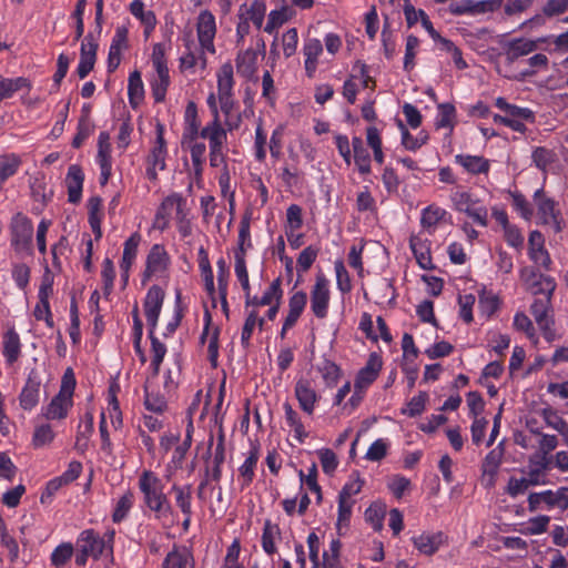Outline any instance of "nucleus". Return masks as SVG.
Instances as JSON below:
<instances>
[{"label": "nucleus", "mask_w": 568, "mask_h": 568, "mask_svg": "<svg viewBox=\"0 0 568 568\" xmlns=\"http://www.w3.org/2000/svg\"><path fill=\"white\" fill-rule=\"evenodd\" d=\"M196 29L201 47L207 50L209 52L214 53L215 49L213 44V39L216 33L214 16L207 10L200 12L197 17Z\"/></svg>", "instance_id": "4468645a"}, {"label": "nucleus", "mask_w": 568, "mask_h": 568, "mask_svg": "<svg viewBox=\"0 0 568 568\" xmlns=\"http://www.w3.org/2000/svg\"><path fill=\"white\" fill-rule=\"evenodd\" d=\"M98 43L92 34L84 37L81 44L80 62L77 69L80 79H84L93 69L97 59Z\"/></svg>", "instance_id": "dca6fc26"}, {"label": "nucleus", "mask_w": 568, "mask_h": 568, "mask_svg": "<svg viewBox=\"0 0 568 568\" xmlns=\"http://www.w3.org/2000/svg\"><path fill=\"white\" fill-rule=\"evenodd\" d=\"M438 111L437 128H449L452 130L456 116L455 106L450 103H442L438 105Z\"/></svg>", "instance_id": "3c124183"}, {"label": "nucleus", "mask_w": 568, "mask_h": 568, "mask_svg": "<svg viewBox=\"0 0 568 568\" xmlns=\"http://www.w3.org/2000/svg\"><path fill=\"white\" fill-rule=\"evenodd\" d=\"M428 395L426 392H420L417 396H414L407 404V407L402 410L403 414L415 417L420 415L424 409Z\"/></svg>", "instance_id": "6e6d98bb"}, {"label": "nucleus", "mask_w": 568, "mask_h": 568, "mask_svg": "<svg viewBox=\"0 0 568 568\" xmlns=\"http://www.w3.org/2000/svg\"><path fill=\"white\" fill-rule=\"evenodd\" d=\"M323 51L322 42L318 39H307L303 47V52L305 55V70L306 74L312 78L316 67H317V58Z\"/></svg>", "instance_id": "393cba45"}, {"label": "nucleus", "mask_w": 568, "mask_h": 568, "mask_svg": "<svg viewBox=\"0 0 568 568\" xmlns=\"http://www.w3.org/2000/svg\"><path fill=\"white\" fill-rule=\"evenodd\" d=\"M329 298L328 281L323 274H317L311 291V308L317 318L327 316Z\"/></svg>", "instance_id": "9b49d317"}, {"label": "nucleus", "mask_w": 568, "mask_h": 568, "mask_svg": "<svg viewBox=\"0 0 568 568\" xmlns=\"http://www.w3.org/2000/svg\"><path fill=\"white\" fill-rule=\"evenodd\" d=\"M75 388V377L72 368H67L61 381L58 395H55L48 405L44 416L48 419H61L68 414L72 406V395Z\"/></svg>", "instance_id": "f03ea898"}, {"label": "nucleus", "mask_w": 568, "mask_h": 568, "mask_svg": "<svg viewBox=\"0 0 568 568\" xmlns=\"http://www.w3.org/2000/svg\"><path fill=\"white\" fill-rule=\"evenodd\" d=\"M169 257L164 248L160 245H153L148 257L146 268L144 271L143 282L148 281L151 276L162 273L166 270Z\"/></svg>", "instance_id": "412c9836"}, {"label": "nucleus", "mask_w": 568, "mask_h": 568, "mask_svg": "<svg viewBox=\"0 0 568 568\" xmlns=\"http://www.w3.org/2000/svg\"><path fill=\"white\" fill-rule=\"evenodd\" d=\"M488 420L485 417H476L470 426L471 440L476 446H479L486 434Z\"/></svg>", "instance_id": "69168bd1"}, {"label": "nucleus", "mask_w": 568, "mask_h": 568, "mask_svg": "<svg viewBox=\"0 0 568 568\" xmlns=\"http://www.w3.org/2000/svg\"><path fill=\"white\" fill-rule=\"evenodd\" d=\"M171 490L174 494L175 505L183 516L192 517V486L174 484Z\"/></svg>", "instance_id": "bb28decb"}, {"label": "nucleus", "mask_w": 568, "mask_h": 568, "mask_svg": "<svg viewBox=\"0 0 568 568\" xmlns=\"http://www.w3.org/2000/svg\"><path fill=\"white\" fill-rule=\"evenodd\" d=\"M128 94L130 104L136 108L144 97V88L141 79V73L134 71L129 77Z\"/></svg>", "instance_id": "72a5a7b5"}, {"label": "nucleus", "mask_w": 568, "mask_h": 568, "mask_svg": "<svg viewBox=\"0 0 568 568\" xmlns=\"http://www.w3.org/2000/svg\"><path fill=\"white\" fill-rule=\"evenodd\" d=\"M237 73L244 78L251 79L257 70V53L248 49L240 52L236 57Z\"/></svg>", "instance_id": "a878e982"}, {"label": "nucleus", "mask_w": 568, "mask_h": 568, "mask_svg": "<svg viewBox=\"0 0 568 568\" xmlns=\"http://www.w3.org/2000/svg\"><path fill=\"white\" fill-rule=\"evenodd\" d=\"M260 458L258 448L252 446L245 462L239 468L240 477L242 479V487L248 486L254 478V469Z\"/></svg>", "instance_id": "2f4dec72"}, {"label": "nucleus", "mask_w": 568, "mask_h": 568, "mask_svg": "<svg viewBox=\"0 0 568 568\" xmlns=\"http://www.w3.org/2000/svg\"><path fill=\"white\" fill-rule=\"evenodd\" d=\"M217 98L221 109H230V99H233L234 74L233 65L225 62L216 73Z\"/></svg>", "instance_id": "f8f14e48"}, {"label": "nucleus", "mask_w": 568, "mask_h": 568, "mask_svg": "<svg viewBox=\"0 0 568 568\" xmlns=\"http://www.w3.org/2000/svg\"><path fill=\"white\" fill-rule=\"evenodd\" d=\"M318 254V248L314 246L305 247L297 257V270L300 272H306L310 270Z\"/></svg>", "instance_id": "bf43d9fd"}, {"label": "nucleus", "mask_w": 568, "mask_h": 568, "mask_svg": "<svg viewBox=\"0 0 568 568\" xmlns=\"http://www.w3.org/2000/svg\"><path fill=\"white\" fill-rule=\"evenodd\" d=\"M149 336L152 343V361L151 367L153 369V374L158 375L160 371V365L165 356L166 347L162 344L155 336L154 331H149Z\"/></svg>", "instance_id": "49530a36"}, {"label": "nucleus", "mask_w": 568, "mask_h": 568, "mask_svg": "<svg viewBox=\"0 0 568 568\" xmlns=\"http://www.w3.org/2000/svg\"><path fill=\"white\" fill-rule=\"evenodd\" d=\"M354 161L362 174L371 172V156L361 138L354 136L352 140Z\"/></svg>", "instance_id": "7c9ffc66"}, {"label": "nucleus", "mask_w": 568, "mask_h": 568, "mask_svg": "<svg viewBox=\"0 0 568 568\" xmlns=\"http://www.w3.org/2000/svg\"><path fill=\"white\" fill-rule=\"evenodd\" d=\"M294 393L303 412L312 415L320 397L311 383L307 379H298Z\"/></svg>", "instance_id": "aec40b11"}, {"label": "nucleus", "mask_w": 568, "mask_h": 568, "mask_svg": "<svg viewBox=\"0 0 568 568\" xmlns=\"http://www.w3.org/2000/svg\"><path fill=\"white\" fill-rule=\"evenodd\" d=\"M139 488L143 494L144 504L158 519H168L172 516L173 510L163 493L162 483L153 471L144 470L140 475Z\"/></svg>", "instance_id": "f257e3e1"}, {"label": "nucleus", "mask_w": 568, "mask_h": 568, "mask_svg": "<svg viewBox=\"0 0 568 568\" xmlns=\"http://www.w3.org/2000/svg\"><path fill=\"white\" fill-rule=\"evenodd\" d=\"M386 514V507L383 504L374 503L365 511V519L372 527L379 531L383 528V520Z\"/></svg>", "instance_id": "c03bdc74"}, {"label": "nucleus", "mask_w": 568, "mask_h": 568, "mask_svg": "<svg viewBox=\"0 0 568 568\" xmlns=\"http://www.w3.org/2000/svg\"><path fill=\"white\" fill-rule=\"evenodd\" d=\"M495 104L498 109L504 111L508 115V118L521 119L529 122L535 121V113L530 109L510 104L503 97L497 98Z\"/></svg>", "instance_id": "c85d7f7f"}, {"label": "nucleus", "mask_w": 568, "mask_h": 568, "mask_svg": "<svg viewBox=\"0 0 568 568\" xmlns=\"http://www.w3.org/2000/svg\"><path fill=\"white\" fill-rule=\"evenodd\" d=\"M134 501V495L131 490H126L118 500L114 511L112 514V520L114 523H121L130 509L132 508Z\"/></svg>", "instance_id": "37998d69"}, {"label": "nucleus", "mask_w": 568, "mask_h": 568, "mask_svg": "<svg viewBox=\"0 0 568 568\" xmlns=\"http://www.w3.org/2000/svg\"><path fill=\"white\" fill-rule=\"evenodd\" d=\"M387 449L388 443L384 439H377L369 446L365 458L371 462H379L386 456Z\"/></svg>", "instance_id": "e2e57ef3"}, {"label": "nucleus", "mask_w": 568, "mask_h": 568, "mask_svg": "<svg viewBox=\"0 0 568 568\" xmlns=\"http://www.w3.org/2000/svg\"><path fill=\"white\" fill-rule=\"evenodd\" d=\"M534 202L540 223L552 232L559 233L562 230V216L556 202L547 197L541 189L535 192Z\"/></svg>", "instance_id": "7ed1b4c3"}, {"label": "nucleus", "mask_w": 568, "mask_h": 568, "mask_svg": "<svg viewBox=\"0 0 568 568\" xmlns=\"http://www.w3.org/2000/svg\"><path fill=\"white\" fill-rule=\"evenodd\" d=\"M280 534L281 531L276 524L268 519L264 521L262 547L267 555H273L276 551L275 540L280 537Z\"/></svg>", "instance_id": "f704fd0d"}, {"label": "nucleus", "mask_w": 568, "mask_h": 568, "mask_svg": "<svg viewBox=\"0 0 568 568\" xmlns=\"http://www.w3.org/2000/svg\"><path fill=\"white\" fill-rule=\"evenodd\" d=\"M514 327L517 331L526 333L527 337L535 344L538 342L536 329L532 322L525 313H517L514 317Z\"/></svg>", "instance_id": "603ef678"}, {"label": "nucleus", "mask_w": 568, "mask_h": 568, "mask_svg": "<svg viewBox=\"0 0 568 568\" xmlns=\"http://www.w3.org/2000/svg\"><path fill=\"white\" fill-rule=\"evenodd\" d=\"M283 408L285 412V419L287 425L294 430L295 438L300 443H303L308 434L305 432L298 414L293 409L290 403H284Z\"/></svg>", "instance_id": "e433bc0d"}, {"label": "nucleus", "mask_w": 568, "mask_h": 568, "mask_svg": "<svg viewBox=\"0 0 568 568\" xmlns=\"http://www.w3.org/2000/svg\"><path fill=\"white\" fill-rule=\"evenodd\" d=\"M505 455V440L498 443L481 462V484L486 488H493L496 484V476Z\"/></svg>", "instance_id": "1a4fd4ad"}, {"label": "nucleus", "mask_w": 568, "mask_h": 568, "mask_svg": "<svg viewBox=\"0 0 568 568\" xmlns=\"http://www.w3.org/2000/svg\"><path fill=\"white\" fill-rule=\"evenodd\" d=\"M318 457L325 474L329 475L336 469L338 462L335 453L332 449L324 448L318 450Z\"/></svg>", "instance_id": "338daca9"}, {"label": "nucleus", "mask_w": 568, "mask_h": 568, "mask_svg": "<svg viewBox=\"0 0 568 568\" xmlns=\"http://www.w3.org/2000/svg\"><path fill=\"white\" fill-rule=\"evenodd\" d=\"M282 281L280 277L275 278L268 288L264 292L263 296L260 297V304L265 305H272L276 302H281L283 296V291L281 287Z\"/></svg>", "instance_id": "864d4df0"}, {"label": "nucleus", "mask_w": 568, "mask_h": 568, "mask_svg": "<svg viewBox=\"0 0 568 568\" xmlns=\"http://www.w3.org/2000/svg\"><path fill=\"white\" fill-rule=\"evenodd\" d=\"M530 313L535 318L536 324L541 331L544 337L548 342H552L557 338L556 331L554 328V311L550 297H536L530 306Z\"/></svg>", "instance_id": "39448f33"}, {"label": "nucleus", "mask_w": 568, "mask_h": 568, "mask_svg": "<svg viewBox=\"0 0 568 568\" xmlns=\"http://www.w3.org/2000/svg\"><path fill=\"white\" fill-rule=\"evenodd\" d=\"M140 241L141 236L138 233H133L124 243L121 268L124 272L125 278L128 277V272L136 256Z\"/></svg>", "instance_id": "473e14b6"}, {"label": "nucleus", "mask_w": 568, "mask_h": 568, "mask_svg": "<svg viewBox=\"0 0 568 568\" xmlns=\"http://www.w3.org/2000/svg\"><path fill=\"white\" fill-rule=\"evenodd\" d=\"M240 11V16H243L247 22H252L256 29L262 28L266 12V6L264 2L255 0L248 7L245 4L242 6Z\"/></svg>", "instance_id": "cd10ccee"}, {"label": "nucleus", "mask_w": 568, "mask_h": 568, "mask_svg": "<svg viewBox=\"0 0 568 568\" xmlns=\"http://www.w3.org/2000/svg\"><path fill=\"white\" fill-rule=\"evenodd\" d=\"M11 243L17 251L30 250L32 245L33 225L30 219L18 213L11 221Z\"/></svg>", "instance_id": "0eeeda50"}, {"label": "nucleus", "mask_w": 568, "mask_h": 568, "mask_svg": "<svg viewBox=\"0 0 568 568\" xmlns=\"http://www.w3.org/2000/svg\"><path fill=\"white\" fill-rule=\"evenodd\" d=\"M531 159L539 170L546 172L549 165H551L557 160V156L552 150L544 146H537L532 151Z\"/></svg>", "instance_id": "79ce46f5"}, {"label": "nucleus", "mask_w": 568, "mask_h": 568, "mask_svg": "<svg viewBox=\"0 0 568 568\" xmlns=\"http://www.w3.org/2000/svg\"><path fill=\"white\" fill-rule=\"evenodd\" d=\"M297 43V30L295 28L288 29L282 37L283 52L286 58L292 57L296 52Z\"/></svg>", "instance_id": "052dcab7"}, {"label": "nucleus", "mask_w": 568, "mask_h": 568, "mask_svg": "<svg viewBox=\"0 0 568 568\" xmlns=\"http://www.w3.org/2000/svg\"><path fill=\"white\" fill-rule=\"evenodd\" d=\"M520 277L531 294L540 295V297H552L556 288V282L552 277L539 274L530 267L523 268Z\"/></svg>", "instance_id": "6e6552de"}, {"label": "nucleus", "mask_w": 568, "mask_h": 568, "mask_svg": "<svg viewBox=\"0 0 568 568\" xmlns=\"http://www.w3.org/2000/svg\"><path fill=\"white\" fill-rule=\"evenodd\" d=\"M409 246L417 260V263L423 268H429L430 267V256L427 252H424V245L422 244V241L417 236H412L409 240Z\"/></svg>", "instance_id": "13d9d810"}, {"label": "nucleus", "mask_w": 568, "mask_h": 568, "mask_svg": "<svg viewBox=\"0 0 568 568\" xmlns=\"http://www.w3.org/2000/svg\"><path fill=\"white\" fill-rule=\"evenodd\" d=\"M164 291L158 286L153 285L149 288L144 303V314L150 326V329L154 331L158 324V320L162 310L163 301H164Z\"/></svg>", "instance_id": "ddd939ff"}, {"label": "nucleus", "mask_w": 568, "mask_h": 568, "mask_svg": "<svg viewBox=\"0 0 568 568\" xmlns=\"http://www.w3.org/2000/svg\"><path fill=\"white\" fill-rule=\"evenodd\" d=\"M545 504L561 510L568 509V487H560L556 491L545 490Z\"/></svg>", "instance_id": "a19ab883"}, {"label": "nucleus", "mask_w": 568, "mask_h": 568, "mask_svg": "<svg viewBox=\"0 0 568 568\" xmlns=\"http://www.w3.org/2000/svg\"><path fill=\"white\" fill-rule=\"evenodd\" d=\"M21 160L16 154L0 155V184L12 176L19 169Z\"/></svg>", "instance_id": "ea45409f"}, {"label": "nucleus", "mask_w": 568, "mask_h": 568, "mask_svg": "<svg viewBox=\"0 0 568 568\" xmlns=\"http://www.w3.org/2000/svg\"><path fill=\"white\" fill-rule=\"evenodd\" d=\"M455 161L471 174L487 173L490 168L489 161L478 155L457 154Z\"/></svg>", "instance_id": "b1692460"}, {"label": "nucleus", "mask_w": 568, "mask_h": 568, "mask_svg": "<svg viewBox=\"0 0 568 568\" xmlns=\"http://www.w3.org/2000/svg\"><path fill=\"white\" fill-rule=\"evenodd\" d=\"M83 180L84 175L81 168L79 165H71L65 178L69 202L75 204L81 200Z\"/></svg>", "instance_id": "4be33fe9"}, {"label": "nucleus", "mask_w": 568, "mask_h": 568, "mask_svg": "<svg viewBox=\"0 0 568 568\" xmlns=\"http://www.w3.org/2000/svg\"><path fill=\"white\" fill-rule=\"evenodd\" d=\"M234 258H235V265H234L235 275H236L237 280L240 281L243 291L244 292L251 291L248 273H247L246 262H245V251L235 252Z\"/></svg>", "instance_id": "de8ad7c7"}, {"label": "nucleus", "mask_w": 568, "mask_h": 568, "mask_svg": "<svg viewBox=\"0 0 568 568\" xmlns=\"http://www.w3.org/2000/svg\"><path fill=\"white\" fill-rule=\"evenodd\" d=\"M41 384L31 376L27 379L20 394V405L23 409L30 410L36 407L40 399Z\"/></svg>", "instance_id": "5701e85b"}, {"label": "nucleus", "mask_w": 568, "mask_h": 568, "mask_svg": "<svg viewBox=\"0 0 568 568\" xmlns=\"http://www.w3.org/2000/svg\"><path fill=\"white\" fill-rule=\"evenodd\" d=\"M183 205H184V200L182 199L181 195L179 194H172L168 197H165L161 204V209H162V212H168L169 215H171L172 211L175 210L176 211V216H184V213H183Z\"/></svg>", "instance_id": "680f3d73"}, {"label": "nucleus", "mask_w": 568, "mask_h": 568, "mask_svg": "<svg viewBox=\"0 0 568 568\" xmlns=\"http://www.w3.org/2000/svg\"><path fill=\"white\" fill-rule=\"evenodd\" d=\"M557 444L558 440L555 435H541L538 453L534 456L538 466L547 467V455L557 447Z\"/></svg>", "instance_id": "4c0bfd02"}, {"label": "nucleus", "mask_w": 568, "mask_h": 568, "mask_svg": "<svg viewBox=\"0 0 568 568\" xmlns=\"http://www.w3.org/2000/svg\"><path fill=\"white\" fill-rule=\"evenodd\" d=\"M206 316V326H205V329L201 336V341L202 343L205 342L206 338H209V345H207V353H209V358L212 363V365L215 367L216 366V361H217V356H219V329L217 328H214L213 332L211 333V335L209 334V324L211 322V315L209 313L205 314Z\"/></svg>", "instance_id": "58836bf2"}, {"label": "nucleus", "mask_w": 568, "mask_h": 568, "mask_svg": "<svg viewBox=\"0 0 568 568\" xmlns=\"http://www.w3.org/2000/svg\"><path fill=\"white\" fill-rule=\"evenodd\" d=\"M21 352L20 337L16 331L9 329L3 336V355L11 365L18 361Z\"/></svg>", "instance_id": "c756f323"}, {"label": "nucleus", "mask_w": 568, "mask_h": 568, "mask_svg": "<svg viewBox=\"0 0 568 568\" xmlns=\"http://www.w3.org/2000/svg\"><path fill=\"white\" fill-rule=\"evenodd\" d=\"M97 159H98V162H99V165L101 169L100 183H101V185H105L111 176V169H112L111 146L98 149Z\"/></svg>", "instance_id": "a18cd8bd"}, {"label": "nucleus", "mask_w": 568, "mask_h": 568, "mask_svg": "<svg viewBox=\"0 0 568 568\" xmlns=\"http://www.w3.org/2000/svg\"><path fill=\"white\" fill-rule=\"evenodd\" d=\"M381 368V357L375 353L371 354L366 365L358 372L356 377V394L359 390H365L377 378Z\"/></svg>", "instance_id": "6ab92c4d"}, {"label": "nucleus", "mask_w": 568, "mask_h": 568, "mask_svg": "<svg viewBox=\"0 0 568 568\" xmlns=\"http://www.w3.org/2000/svg\"><path fill=\"white\" fill-rule=\"evenodd\" d=\"M72 554L73 547L71 544L58 546L51 555L52 565L55 567L63 566L71 558Z\"/></svg>", "instance_id": "0e129e2a"}, {"label": "nucleus", "mask_w": 568, "mask_h": 568, "mask_svg": "<svg viewBox=\"0 0 568 568\" xmlns=\"http://www.w3.org/2000/svg\"><path fill=\"white\" fill-rule=\"evenodd\" d=\"M450 199L456 211L467 214L478 225L487 226L488 211L478 199L465 191L454 192Z\"/></svg>", "instance_id": "20e7f679"}, {"label": "nucleus", "mask_w": 568, "mask_h": 568, "mask_svg": "<svg viewBox=\"0 0 568 568\" xmlns=\"http://www.w3.org/2000/svg\"><path fill=\"white\" fill-rule=\"evenodd\" d=\"M54 438V433L50 425H41L36 428L32 437V445L36 448L49 445Z\"/></svg>", "instance_id": "4d7b16f0"}, {"label": "nucleus", "mask_w": 568, "mask_h": 568, "mask_svg": "<svg viewBox=\"0 0 568 568\" xmlns=\"http://www.w3.org/2000/svg\"><path fill=\"white\" fill-rule=\"evenodd\" d=\"M542 41V39L530 40L525 38L510 40L505 47L506 60L513 63L519 58L530 54L538 49V43Z\"/></svg>", "instance_id": "a211bd4d"}, {"label": "nucleus", "mask_w": 568, "mask_h": 568, "mask_svg": "<svg viewBox=\"0 0 568 568\" xmlns=\"http://www.w3.org/2000/svg\"><path fill=\"white\" fill-rule=\"evenodd\" d=\"M318 371L327 386L332 387L337 384L341 376V369L334 362L325 359L322 365L318 366Z\"/></svg>", "instance_id": "8fccbe9b"}, {"label": "nucleus", "mask_w": 568, "mask_h": 568, "mask_svg": "<svg viewBox=\"0 0 568 568\" xmlns=\"http://www.w3.org/2000/svg\"><path fill=\"white\" fill-rule=\"evenodd\" d=\"M445 215L446 211L444 209L436 205H429L422 212L420 224L428 232H433Z\"/></svg>", "instance_id": "c9c22d12"}, {"label": "nucleus", "mask_w": 568, "mask_h": 568, "mask_svg": "<svg viewBox=\"0 0 568 568\" xmlns=\"http://www.w3.org/2000/svg\"><path fill=\"white\" fill-rule=\"evenodd\" d=\"M166 143L164 140V126L156 124V138L153 148L148 156L146 176L154 181L158 179V171L165 169Z\"/></svg>", "instance_id": "423d86ee"}, {"label": "nucleus", "mask_w": 568, "mask_h": 568, "mask_svg": "<svg viewBox=\"0 0 568 568\" xmlns=\"http://www.w3.org/2000/svg\"><path fill=\"white\" fill-rule=\"evenodd\" d=\"M201 138L209 140L210 144V162L212 166H219L223 160V146L226 142V130L215 129L201 130Z\"/></svg>", "instance_id": "2eb2a0df"}, {"label": "nucleus", "mask_w": 568, "mask_h": 568, "mask_svg": "<svg viewBox=\"0 0 568 568\" xmlns=\"http://www.w3.org/2000/svg\"><path fill=\"white\" fill-rule=\"evenodd\" d=\"M568 10V0H548L542 7L544 16L552 18Z\"/></svg>", "instance_id": "774afa93"}, {"label": "nucleus", "mask_w": 568, "mask_h": 568, "mask_svg": "<svg viewBox=\"0 0 568 568\" xmlns=\"http://www.w3.org/2000/svg\"><path fill=\"white\" fill-rule=\"evenodd\" d=\"M114 538V530L108 532V541L100 538L93 530H84L81 532L78 540V547L82 552L98 559L105 549L112 554V541Z\"/></svg>", "instance_id": "9d476101"}, {"label": "nucleus", "mask_w": 568, "mask_h": 568, "mask_svg": "<svg viewBox=\"0 0 568 568\" xmlns=\"http://www.w3.org/2000/svg\"><path fill=\"white\" fill-rule=\"evenodd\" d=\"M256 325H258V327L262 329L264 325V318H260L257 312L253 310L248 313L242 329L241 341L244 346L248 345L250 338Z\"/></svg>", "instance_id": "09e8293b"}, {"label": "nucleus", "mask_w": 568, "mask_h": 568, "mask_svg": "<svg viewBox=\"0 0 568 568\" xmlns=\"http://www.w3.org/2000/svg\"><path fill=\"white\" fill-rule=\"evenodd\" d=\"M415 548L423 555L433 556L447 544V536L442 532H423L412 538Z\"/></svg>", "instance_id": "f3484780"}, {"label": "nucleus", "mask_w": 568, "mask_h": 568, "mask_svg": "<svg viewBox=\"0 0 568 568\" xmlns=\"http://www.w3.org/2000/svg\"><path fill=\"white\" fill-rule=\"evenodd\" d=\"M191 108H193V119L187 121V126L183 134V143L186 141H189L190 143L194 142L197 139V136H201V131H199L200 125H199L197 119H196V108L193 102H190L187 105L186 118H189Z\"/></svg>", "instance_id": "5fc2aeb1"}]
</instances>
